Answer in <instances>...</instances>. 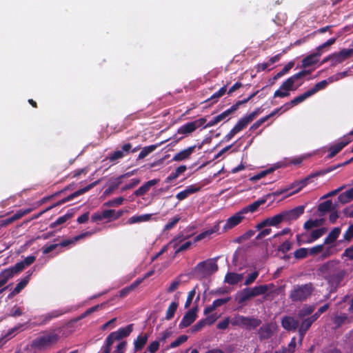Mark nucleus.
Here are the masks:
<instances>
[{"label": "nucleus", "mask_w": 353, "mask_h": 353, "mask_svg": "<svg viewBox=\"0 0 353 353\" xmlns=\"http://www.w3.org/2000/svg\"><path fill=\"white\" fill-rule=\"evenodd\" d=\"M275 330V325L272 323L263 324L258 330V334L261 341L271 338Z\"/></svg>", "instance_id": "nucleus-13"}, {"label": "nucleus", "mask_w": 353, "mask_h": 353, "mask_svg": "<svg viewBox=\"0 0 353 353\" xmlns=\"http://www.w3.org/2000/svg\"><path fill=\"white\" fill-rule=\"evenodd\" d=\"M321 55V52H318L317 50L307 56H306L302 60V67L303 68H306L307 67L312 66V65L316 64L319 61V59Z\"/></svg>", "instance_id": "nucleus-23"}, {"label": "nucleus", "mask_w": 353, "mask_h": 353, "mask_svg": "<svg viewBox=\"0 0 353 353\" xmlns=\"http://www.w3.org/2000/svg\"><path fill=\"white\" fill-rule=\"evenodd\" d=\"M251 122L250 118H248L246 115L241 119H240L236 124L233 127V129L239 133L243 129H245L247 125Z\"/></svg>", "instance_id": "nucleus-38"}, {"label": "nucleus", "mask_w": 353, "mask_h": 353, "mask_svg": "<svg viewBox=\"0 0 353 353\" xmlns=\"http://www.w3.org/2000/svg\"><path fill=\"white\" fill-rule=\"evenodd\" d=\"M281 325L287 331L294 332L299 327V322L292 316H285L281 319Z\"/></svg>", "instance_id": "nucleus-15"}, {"label": "nucleus", "mask_w": 353, "mask_h": 353, "mask_svg": "<svg viewBox=\"0 0 353 353\" xmlns=\"http://www.w3.org/2000/svg\"><path fill=\"white\" fill-rule=\"evenodd\" d=\"M292 243L288 240L284 241L278 247V251L282 253H286L291 250Z\"/></svg>", "instance_id": "nucleus-54"}, {"label": "nucleus", "mask_w": 353, "mask_h": 353, "mask_svg": "<svg viewBox=\"0 0 353 353\" xmlns=\"http://www.w3.org/2000/svg\"><path fill=\"white\" fill-rule=\"evenodd\" d=\"M133 330V324H130L124 327L119 328L116 332H111L107 337L112 343L114 341H119L128 336Z\"/></svg>", "instance_id": "nucleus-8"}, {"label": "nucleus", "mask_w": 353, "mask_h": 353, "mask_svg": "<svg viewBox=\"0 0 353 353\" xmlns=\"http://www.w3.org/2000/svg\"><path fill=\"white\" fill-rule=\"evenodd\" d=\"M180 216L179 215H176L172 217L171 219L168 221V222L165 224L164 227L165 230H170L172 228H174L176 224L180 221Z\"/></svg>", "instance_id": "nucleus-53"}, {"label": "nucleus", "mask_w": 353, "mask_h": 353, "mask_svg": "<svg viewBox=\"0 0 353 353\" xmlns=\"http://www.w3.org/2000/svg\"><path fill=\"white\" fill-rule=\"evenodd\" d=\"M133 174V172H128L125 174H123L116 179H114L113 183L108 187V188L105 191V194H109L112 192L113 190L117 189L118 186L122 183L121 179L125 177H129Z\"/></svg>", "instance_id": "nucleus-31"}, {"label": "nucleus", "mask_w": 353, "mask_h": 353, "mask_svg": "<svg viewBox=\"0 0 353 353\" xmlns=\"http://www.w3.org/2000/svg\"><path fill=\"white\" fill-rule=\"evenodd\" d=\"M301 319V322L299 324L298 332L299 335V342L301 343L305 335L314 323L308 317Z\"/></svg>", "instance_id": "nucleus-18"}, {"label": "nucleus", "mask_w": 353, "mask_h": 353, "mask_svg": "<svg viewBox=\"0 0 353 353\" xmlns=\"http://www.w3.org/2000/svg\"><path fill=\"white\" fill-rule=\"evenodd\" d=\"M341 231V230L339 227H336L332 230L327 236L325 239L324 244L327 245L334 243L339 237Z\"/></svg>", "instance_id": "nucleus-34"}, {"label": "nucleus", "mask_w": 353, "mask_h": 353, "mask_svg": "<svg viewBox=\"0 0 353 353\" xmlns=\"http://www.w3.org/2000/svg\"><path fill=\"white\" fill-rule=\"evenodd\" d=\"M268 219L269 221V226H277L282 221H284L282 212Z\"/></svg>", "instance_id": "nucleus-46"}, {"label": "nucleus", "mask_w": 353, "mask_h": 353, "mask_svg": "<svg viewBox=\"0 0 353 353\" xmlns=\"http://www.w3.org/2000/svg\"><path fill=\"white\" fill-rule=\"evenodd\" d=\"M205 325H205L204 321L203 319H201V320L199 321L195 325H194L191 327V332L192 333L197 332L201 330Z\"/></svg>", "instance_id": "nucleus-59"}, {"label": "nucleus", "mask_w": 353, "mask_h": 353, "mask_svg": "<svg viewBox=\"0 0 353 353\" xmlns=\"http://www.w3.org/2000/svg\"><path fill=\"white\" fill-rule=\"evenodd\" d=\"M243 214L244 213L242 212V210H241L239 212L228 218L223 226V230L225 231L239 225L244 218Z\"/></svg>", "instance_id": "nucleus-16"}, {"label": "nucleus", "mask_w": 353, "mask_h": 353, "mask_svg": "<svg viewBox=\"0 0 353 353\" xmlns=\"http://www.w3.org/2000/svg\"><path fill=\"white\" fill-rule=\"evenodd\" d=\"M188 339V336H186L185 334L181 335L176 340L172 341L170 343V346L171 348L176 347L179 346L180 345H181L182 343L187 341Z\"/></svg>", "instance_id": "nucleus-51"}, {"label": "nucleus", "mask_w": 353, "mask_h": 353, "mask_svg": "<svg viewBox=\"0 0 353 353\" xmlns=\"http://www.w3.org/2000/svg\"><path fill=\"white\" fill-rule=\"evenodd\" d=\"M352 200H353V188L340 194L338 196V201L343 204L349 203Z\"/></svg>", "instance_id": "nucleus-37"}, {"label": "nucleus", "mask_w": 353, "mask_h": 353, "mask_svg": "<svg viewBox=\"0 0 353 353\" xmlns=\"http://www.w3.org/2000/svg\"><path fill=\"white\" fill-rule=\"evenodd\" d=\"M314 177H316V176H312V173H311L305 179H303L300 181H296L295 185H299V187L295 190H293L292 192L289 193L288 196H291L301 191L305 185L309 183L310 180Z\"/></svg>", "instance_id": "nucleus-32"}, {"label": "nucleus", "mask_w": 353, "mask_h": 353, "mask_svg": "<svg viewBox=\"0 0 353 353\" xmlns=\"http://www.w3.org/2000/svg\"><path fill=\"white\" fill-rule=\"evenodd\" d=\"M314 290L312 283L303 285H297L291 290L289 298L293 302H303L306 301Z\"/></svg>", "instance_id": "nucleus-2"}, {"label": "nucleus", "mask_w": 353, "mask_h": 353, "mask_svg": "<svg viewBox=\"0 0 353 353\" xmlns=\"http://www.w3.org/2000/svg\"><path fill=\"white\" fill-rule=\"evenodd\" d=\"M114 210H105L102 212V216L104 217V219L114 220Z\"/></svg>", "instance_id": "nucleus-64"}, {"label": "nucleus", "mask_w": 353, "mask_h": 353, "mask_svg": "<svg viewBox=\"0 0 353 353\" xmlns=\"http://www.w3.org/2000/svg\"><path fill=\"white\" fill-rule=\"evenodd\" d=\"M219 230V225H215L211 229L207 230L200 233L197 236H196L194 239V243L199 241L203 239L204 238H205L206 236H208L214 233L218 232Z\"/></svg>", "instance_id": "nucleus-33"}, {"label": "nucleus", "mask_w": 353, "mask_h": 353, "mask_svg": "<svg viewBox=\"0 0 353 353\" xmlns=\"http://www.w3.org/2000/svg\"><path fill=\"white\" fill-rule=\"evenodd\" d=\"M270 288L268 285H260L254 286V288H250V290L252 293V296L256 297L259 295L265 294Z\"/></svg>", "instance_id": "nucleus-39"}, {"label": "nucleus", "mask_w": 353, "mask_h": 353, "mask_svg": "<svg viewBox=\"0 0 353 353\" xmlns=\"http://www.w3.org/2000/svg\"><path fill=\"white\" fill-rule=\"evenodd\" d=\"M198 311L197 307H194L188 310L183 316L181 321L180 322L179 327L180 329L187 327L190 326L196 319Z\"/></svg>", "instance_id": "nucleus-12"}, {"label": "nucleus", "mask_w": 353, "mask_h": 353, "mask_svg": "<svg viewBox=\"0 0 353 353\" xmlns=\"http://www.w3.org/2000/svg\"><path fill=\"white\" fill-rule=\"evenodd\" d=\"M318 272L334 290L341 285V282L346 275V271L341 267L339 260H330L320 266Z\"/></svg>", "instance_id": "nucleus-1"}, {"label": "nucleus", "mask_w": 353, "mask_h": 353, "mask_svg": "<svg viewBox=\"0 0 353 353\" xmlns=\"http://www.w3.org/2000/svg\"><path fill=\"white\" fill-rule=\"evenodd\" d=\"M178 306L179 303L176 301H173L169 305L165 317L166 320H171L174 317V314L178 308Z\"/></svg>", "instance_id": "nucleus-42"}, {"label": "nucleus", "mask_w": 353, "mask_h": 353, "mask_svg": "<svg viewBox=\"0 0 353 353\" xmlns=\"http://www.w3.org/2000/svg\"><path fill=\"white\" fill-rule=\"evenodd\" d=\"M243 278V274L235 272H228L225 274L224 281L229 285H236L242 281Z\"/></svg>", "instance_id": "nucleus-27"}, {"label": "nucleus", "mask_w": 353, "mask_h": 353, "mask_svg": "<svg viewBox=\"0 0 353 353\" xmlns=\"http://www.w3.org/2000/svg\"><path fill=\"white\" fill-rule=\"evenodd\" d=\"M196 268L199 270H204L211 273L216 272L219 269L217 263L212 261H201L197 264Z\"/></svg>", "instance_id": "nucleus-24"}, {"label": "nucleus", "mask_w": 353, "mask_h": 353, "mask_svg": "<svg viewBox=\"0 0 353 353\" xmlns=\"http://www.w3.org/2000/svg\"><path fill=\"white\" fill-rule=\"evenodd\" d=\"M328 83L326 80L321 81L320 82L317 83L313 88L311 89H309L311 94L313 95L315 93H316L318 91L324 89L327 85Z\"/></svg>", "instance_id": "nucleus-49"}, {"label": "nucleus", "mask_w": 353, "mask_h": 353, "mask_svg": "<svg viewBox=\"0 0 353 353\" xmlns=\"http://www.w3.org/2000/svg\"><path fill=\"white\" fill-rule=\"evenodd\" d=\"M305 210L304 205H299L292 210L281 212L284 221L291 222L301 216Z\"/></svg>", "instance_id": "nucleus-10"}, {"label": "nucleus", "mask_w": 353, "mask_h": 353, "mask_svg": "<svg viewBox=\"0 0 353 353\" xmlns=\"http://www.w3.org/2000/svg\"><path fill=\"white\" fill-rule=\"evenodd\" d=\"M181 281L180 278H176L170 285V286L167 289V292L168 293H172L174 292L180 285Z\"/></svg>", "instance_id": "nucleus-55"}, {"label": "nucleus", "mask_w": 353, "mask_h": 353, "mask_svg": "<svg viewBox=\"0 0 353 353\" xmlns=\"http://www.w3.org/2000/svg\"><path fill=\"white\" fill-rule=\"evenodd\" d=\"M195 294H196L195 288H194L193 290H192L191 291H190L188 292V297H187V299H186V301H185V305H184L185 308H188L190 306Z\"/></svg>", "instance_id": "nucleus-58"}, {"label": "nucleus", "mask_w": 353, "mask_h": 353, "mask_svg": "<svg viewBox=\"0 0 353 353\" xmlns=\"http://www.w3.org/2000/svg\"><path fill=\"white\" fill-rule=\"evenodd\" d=\"M196 145H192L188 147L186 149H184L179 152L176 153L172 158V161H181L190 158L191 154L194 152Z\"/></svg>", "instance_id": "nucleus-21"}, {"label": "nucleus", "mask_w": 353, "mask_h": 353, "mask_svg": "<svg viewBox=\"0 0 353 353\" xmlns=\"http://www.w3.org/2000/svg\"><path fill=\"white\" fill-rule=\"evenodd\" d=\"M353 238V224L350 225L343 234V239L350 242Z\"/></svg>", "instance_id": "nucleus-62"}, {"label": "nucleus", "mask_w": 353, "mask_h": 353, "mask_svg": "<svg viewBox=\"0 0 353 353\" xmlns=\"http://www.w3.org/2000/svg\"><path fill=\"white\" fill-rule=\"evenodd\" d=\"M332 210V201L331 200H327L318 205V210L323 214Z\"/></svg>", "instance_id": "nucleus-44"}, {"label": "nucleus", "mask_w": 353, "mask_h": 353, "mask_svg": "<svg viewBox=\"0 0 353 353\" xmlns=\"http://www.w3.org/2000/svg\"><path fill=\"white\" fill-rule=\"evenodd\" d=\"M270 196H271V194H268L265 195L264 197L251 203L250 205L244 207L243 209H241L242 212H243L244 214H246L249 212H254L256 211L260 205L265 203L268 199L270 198Z\"/></svg>", "instance_id": "nucleus-19"}, {"label": "nucleus", "mask_w": 353, "mask_h": 353, "mask_svg": "<svg viewBox=\"0 0 353 353\" xmlns=\"http://www.w3.org/2000/svg\"><path fill=\"white\" fill-rule=\"evenodd\" d=\"M59 339V334L54 331L47 332L33 340L31 346L37 350H45L56 344Z\"/></svg>", "instance_id": "nucleus-3"}, {"label": "nucleus", "mask_w": 353, "mask_h": 353, "mask_svg": "<svg viewBox=\"0 0 353 353\" xmlns=\"http://www.w3.org/2000/svg\"><path fill=\"white\" fill-rule=\"evenodd\" d=\"M32 271L26 272V275L19 282L16 287L14 288V294H19L21 291L26 287L29 281L30 280L32 274Z\"/></svg>", "instance_id": "nucleus-28"}, {"label": "nucleus", "mask_w": 353, "mask_h": 353, "mask_svg": "<svg viewBox=\"0 0 353 353\" xmlns=\"http://www.w3.org/2000/svg\"><path fill=\"white\" fill-rule=\"evenodd\" d=\"M70 312V309H59L52 310L48 313L43 314L39 317V320L40 321L39 325H43L47 324L48 322L52 321V319L57 318L63 314L68 313Z\"/></svg>", "instance_id": "nucleus-9"}, {"label": "nucleus", "mask_w": 353, "mask_h": 353, "mask_svg": "<svg viewBox=\"0 0 353 353\" xmlns=\"http://www.w3.org/2000/svg\"><path fill=\"white\" fill-rule=\"evenodd\" d=\"M148 339V335L147 334H145L143 336L139 335L134 342L135 352L141 350L147 343Z\"/></svg>", "instance_id": "nucleus-35"}, {"label": "nucleus", "mask_w": 353, "mask_h": 353, "mask_svg": "<svg viewBox=\"0 0 353 353\" xmlns=\"http://www.w3.org/2000/svg\"><path fill=\"white\" fill-rule=\"evenodd\" d=\"M103 305H96L93 307H91L88 309H87L83 313H82L81 315H79V316L76 317L75 319H74L72 320L73 322L76 323V322H78L79 321L85 318L86 316H89L90 314H91L92 313L97 311L99 310V308L100 307H101Z\"/></svg>", "instance_id": "nucleus-41"}, {"label": "nucleus", "mask_w": 353, "mask_h": 353, "mask_svg": "<svg viewBox=\"0 0 353 353\" xmlns=\"http://www.w3.org/2000/svg\"><path fill=\"white\" fill-rule=\"evenodd\" d=\"M352 57H353V49L343 48L339 52L332 54V66L343 63Z\"/></svg>", "instance_id": "nucleus-11"}, {"label": "nucleus", "mask_w": 353, "mask_h": 353, "mask_svg": "<svg viewBox=\"0 0 353 353\" xmlns=\"http://www.w3.org/2000/svg\"><path fill=\"white\" fill-rule=\"evenodd\" d=\"M231 299V297L230 296H228V297H225V298H222V299H216L213 301V305H214V307L216 308L227 303L228 302H229Z\"/></svg>", "instance_id": "nucleus-60"}, {"label": "nucleus", "mask_w": 353, "mask_h": 353, "mask_svg": "<svg viewBox=\"0 0 353 353\" xmlns=\"http://www.w3.org/2000/svg\"><path fill=\"white\" fill-rule=\"evenodd\" d=\"M73 216V212L68 211L65 214L59 216L55 221L51 223L49 225L50 228H54L57 226L65 223L68 220L71 219Z\"/></svg>", "instance_id": "nucleus-36"}, {"label": "nucleus", "mask_w": 353, "mask_h": 353, "mask_svg": "<svg viewBox=\"0 0 353 353\" xmlns=\"http://www.w3.org/2000/svg\"><path fill=\"white\" fill-rule=\"evenodd\" d=\"M161 143L159 144H155V145H150L148 146H145L142 148L141 151L139 154L138 159H143L145 157H146L148 155H149L150 153L154 152L158 146H159Z\"/></svg>", "instance_id": "nucleus-40"}, {"label": "nucleus", "mask_w": 353, "mask_h": 353, "mask_svg": "<svg viewBox=\"0 0 353 353\" xmlns=\"http://www.w3.org/2000/svg\"><path fill=\"white\" fill-rule=\"evenodd\" d=\"M35 260L36 257L34 256H28L26 257L23 261L17 263L14 266L16 271L19 273L23 271L26 266H29L32 264Z\"/></svg>", "instance_id": "nucleus-30"}, {"label": "nucleus", "mask_w": 353, "mask_h": 353, "mask_svg": "<svg viewBox=\"0 0 353 353\" xmlns=\"http://www.w3.org/2000/svg\"><path fill=\"white\" fill-rule=\"evenodd\" d=\"M99 180H97V181H95L94 182L88 185L87 186L83 188H81L77 191H75L74 192L72 193L71 194L68 195L67 197H65L61 200H59V201H57V203L51 205L50 206H49L48 208H47L46 209H45L44 210L41 211V212H39V214L34 215L33 217H32V219H37L39 218L40 216H41L43 213L50 210L51 209L57 207V206H59V205H61L68 201H70L71 200H72L73 199L88 192L90 190H91L92 188H93L94 186H96L97 184H99Z\"/></svg>", "instance_id": "nucleus-4"}, {"label": "nucleus", "mask_w": 353, "mask_h": 353, "mask_svg": "<svg viewBox=\"0 0 353 353\" xmlns=\"http://www.w3.org/2000/svg\"><path fill=\"white\" fill-rule=\"evenodd\" d=\"M123 200L124 199L122 196H119L104 203L103 205L106 207L119 206L123 203Z\"/></svg>", "instance_id": "nucleus-50"}, {"label": "nucleus", "mask_w": 353, "mask_h": 353, "mask_svg": "<svg viewBox=\"0 0 353 353\" xmlns=\"http://www.w3.org/2000/svg\"><path fill=\"white\" fill-rule=\"evenodd\" d=\"M347 316L345 314L335 316L333 318V323L335 324L336 327H339L347 320Z\"/></svg>", "instance_id": "nucleus-52"}, {"label": "nucleus", "mask_w": 353, "mask_h": 353, "mask_svg": "<svg viewBox=\"0 0 353 353\" xmlns=\"http://www.w3.org/2000/svg\"><path fill=\"white\" fill-rule=\"evenodd\" d=\"M311 96H312V94H311L310 91L309 90H307L304 93L296 97L290 103H285V106H287V108H285L283 112H285L286 110H289L292 106H295L302 103Z\"/></svg>", "instance_id": "nucleus-22"}, {"label": "nucleus", "mask_w": 353, "mask_h": 353, "mask_svg": "<svg viewBox=\"0 0 353 353\" xmlns=\"http://www.w3.org/2000/svg\"><path fill=\"white\" fill-rule=\"evenodd\" d=\"M352 141L349 138L345 137L344 139L338 143L332 145L329 148L330 154L327 155L328 159H331L341 152Z\"/></svg>", "instance_id": "nucleus-17"}, {"label": "nucleus", "mask_w": 353, "mask_h": 353, "mask_svg": "<svg viewBox=\"0 0 353 353\" xmlns=\"http://www.w3.org/2000/svg\"><path fill=\"white\" fill-rule=\"evenodd\" d=\"M141 180L139 179H132L128 184H126L121 188V191H125L129 189H132L139 184Z\"/></svg>", "instance_id": "nucleus-57"}, {"label": "nucleus", "mask_w": 353, "mask_h": 353, "mask_svg": "<svg viewBox=\"0 0 353 353\" xmlns=\"http://www.w3.org/2000/svg\"><path fill=\"white\" fill-rule=\"evenodd\" d=\"M17 274H19V272L16 271L14 266H11L8 268L4 269L0 272V279L6 284L9 279H12Z\"/></svg>", "instance_id": "nucleus-26"}, {"label": "nucleus", "mask_w": 353, "mask_h": 353, "mask_svg": "<svg viewBox=\"0 0 353 353\" xmlns=\"http://www.w3.org/2000/svg\"><path fill=\"white\" fill-rule=\"evenodd\" d=\"M294 61H292L288 62L280 72L274 76L273 81H275L287 74L294 67Z\"/></svg>", "instance_id": "nucleus-43"}, {"label": "nucleus", "mask_w": 353, "mask_h": 353, "mask_svg": "<svg viewBox=\"0 0 353 353\" xmlns=\"http://www.w3.org/2000/svg\"><path fill=\"white\" fill-rule=\"evenodd\" d=\"M268 120V117H263L259 119L258 121H256L255 123H254L252 126L250 128V130H255L258 128H259L263 123H265L266 121Z\"/></svg>", "instance_id": "nucleus-61"}, {"label": "nucleus", "mask_w": 353, "mask_h": 353, "mask_svg": "<svg viewBox=\"0 0 353 353\" xmlns=\"http://www.w3.org/2000/svg\"><path fill=\"white\" fill-rule=\"evenodd\" d=\"M316 306L314 305H304L299 311L297 316L299 319H305L310 316L314 312Z\"/></svg>", "instance_id": "nucleus-29"}, {"label": "nucleus", "mask_w": 353, "mask_h": 353, "mask_svg": "<svg viewBox=\"0 0 353 353\" xmlns=\"http://www.w3.org/2000/svg\"><path fill=\"white\" fill-rule=\"evenodd\" d=\"M232 323L248 330H252L258 327L262 321L252 316H238Z\"/></svg>", "instance_id": "nucleus-5"}, {"label": "nucleus", "mask_w": 353, "mask_h": 353, "mask_svg": "<svg viewBox=\"0 0 353 353\" xmlns=\"http://www.w3.org/2000/svg\"><path fill=\"white\" fill-rule=\"evenodd\" d=\"M325 232L326 229L325 228H321L313 230L310 234V240L309 241V242H312L319 239L321 236L324 234Z\"/></svg>", "instance_id": "nucleus-48"}, {"label": "nucleus", "mask_w": 353, "mask_h": 353, "mask_svg": "<svg viewBox=\"0 0 353 353\" xmlns=\"http://www.w3.org/2000/svg\"><path fill=\"white\" fill-rule=\"evenodd\" d=\"M252 298H254V296H252L250 288H244L238 292L236 294V300L239 304L242 305H244L247 301Z\"/></svg>", "instance_id": "nucleus-20"}, {"label": "nucleus", "mask_w": 353, "mask_h": 353, "mask_svg": "<svg viewBox=\"0 0 353 353\" xmlns=\"http://www.w3.org/2000/svg\"><path fill=\"white\" fill-rule=\"evenodd\" d=\"M296 259L301 260L306 258L308 255V249L305 248H299L293 253Z\"/></svg>", "instance_id": "nucleus-47"}, {"label": "nucleus", "mask_w": 353, "mask_h": 353, "mask_svg": "<svg viewBox=\"0 0 353 353\" xmlns=\"http://www.w3.org/2000/svg\"><path fill=\"white\" fill-rule=\"evenodd\" d=\"M294 81L291 77L288 78L283 82L279 89L276 90L274 93V98H284L290 96V91L296 90L297 87H294Z\"/></svg>", "instance_id": "nucleus-7"}, {"label": "nucleus", "mask_w": 353, "mask_h": 353, "mask_svg": "<svg viewBox=\"0 0 353 353\" xmlns=\"http://www.w3.org/2000/svg\"><path fill=\"white\" fill-rule=\"evenodd\" d=\"M124 157L123 152L121 150H116L109 157L110 161H114L117 159H122Z\"/></svg>", "instance_id": "nucleus-63"}, {"label": "nucleus", "mask_w": 353, "mask_h": 353, "mask_svg": "<svg viewBox=\"0 0 353 353\" xmlns=\"http://www.w3.org/2000/svg\"><path fill=\"white\" fill-rule=\"evenodd\" d=\"M341 166H343L342 163H339L337 165H331V166L327 167V168H325V169H323V170H319V171H316V172L312 173V176H319L325 175L330 172L335 170L336 169H337Z\"/></svg>", "instance_id": "nucleus-45"}, {"label": "nucleus", "mask_w": 353, "mask_h": 353, "mask_svg": "<svg viewBox=\"0 0 353 353\" xmlns=\"http://www.w3.org/2000/svg\"><path fill=\"white\" fill-rule=\"evenodd\" d=\"M259 276V272L254 271L252 274H249L248 277L246 278L244 285H251L258 277Z\"/></svg>", "instance_id": "nucleus-56"}, {"label": "nucleus", "mask_w": 353, "mask_h": 353, "mask_svg": "<svg viewBox=\"0 0 353 353\" xmlns=\"http://www.w3.org/2000/svg\"><path fill=\"white\" fill-rule=\"evenodd\" d=\"M207 120L205 118H200L191 122L182 125L178 130L177 134L186 136L194 132L198 128L205 124Z\"/></svg>", "instance_id": "nucleus-6"}, {"label": "nucleus", "mask_w": 353, "mask_h": 353, "mask_svg": "<svg viewBox=\"0 0 353 353\" xmlns=\"http://www.w3.org/2000/svg\"><path fill=\"white\" fill-rule=\"evenodd\" d=\"M158 182L159 179H152L150 181H147L134 192L135 196H143L150 190L152 186L156 185Z\"/></svg>", "instance_id": "nucleus-25"}, {"label": "nucleus", "mask_w": 353, "mask_h": 353, "mask_svg": "<svg viewBox=\"0 0 353 353\" xmlns=\"http://www.w3.org/2000/svg\"><path fill=\"white\" fill-rule=\"evenodd\" d=\"M32 212L31 208H27L25 210H19L15 214H14L12 216L7 218L6 219L1 220L0 221V227H6L7 225L12 223L14 221L21 219L23 216L29 214Z\"/></svg>", "instance_id": "nucleus-14"}]
</instances>
